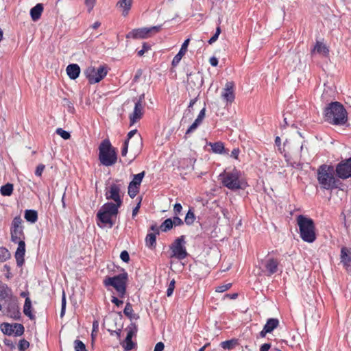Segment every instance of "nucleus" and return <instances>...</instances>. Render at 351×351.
<instances>
[{
    "label": "nucleus",
    "mask_w": 351,
    "mask_h": 351,
    "mask_svg": "<svg viewBox=\"0 0 351 351\" xmlns=\"http://www.w3.org/2000/svg\"><path fill=\"white\" fill-rule=\"evenodd\" d=\"M325 120L333 125H342L347 121V112L339 102L331 103L325 110Z\"/></svg>",
    "instance_id": "1"
},
{
    "label": "nucleus",
    "mask_w": 351,
    "mask_h": 351,
    "mask_svg": "<svg viewBox=\"0 0 351 351\" xmlns=\"http://www.w3.org/2000/svg\"><path fill=\"white\" fill-rule=\"evenodd\" d=\"M219 177L223 184L232 191L243 189L247 186L241 171L235 169L231 171H224L219 175Z\"/></svg>",
    "instance_id": "2"
},
{
    "label": "nucleus",
    "mask_w": 351,
    "mask_h": 351,
    "mask_svg": "<svg viewBox=\"0 0 351 351\" xmlns=\"http://www.w3.org/2000/svg\"><path fill=\"white\" fill-rule=\"evenodd\" d=\"M118 209L119 208L112 205V202L104 204L97 214V225L102 228H111L114 225L112 217L117 216Z\"/></svg>",
    "instance_id": "3"
},
{
    "label": "nucleus",
    "mask_w": 351,
    "mask_h": 351,
    "mask_svg": "<svg viewBox=\"0 0 351 351\" xmlns=\"http://www.w3.org/2000/svg\"><path fill=\"white\" fill-rule=\"evenodd\" d=\"M300 234L302 239L307 243H313L316 239L315 227L313 219L304 215L297 217Z\"/></svg>",
    "instance_id": "4"
},
{
    "label": "nucleus",
    "mask_w": 351,
    "mask_h": 351,
    "mask_svg": "<svg viewBox=\"0 0 351 351\" xmlns=\"http://www.w3.org/2000/svg\"><path fill=\"white\" fill-rule=\"evenodd\" d=\"M99 159L101 163L106 167L112 166L117 162L116 150L108 139L104 140L99 145Z\"/></svg>",
    "instance_id": "5"
},
{
    "label": "nucleus",
    "mask_w": 351,
    "mask_h": 351,
    "mask_svg": "<svg viewBox=\"0 0 351 351\" xmlns=\"http://www.w3.org/2000/svg\"><path fill=\"white\" fill-rule=\"evenodd\" d=\"M317 180L324 189H332L336 187L333 167L326 165L320 166L317 170Z\"/></svg>",
    "instance_id": "6"
},
{
    "label": "nucleus",
    "mask_w": 351,
    "mask_h": 351,
    "mask_svg": "<svg viewBox=\"0 0 351 351\" xmlns=\"http://www.w3.org/2000/svg\"><path fill=\"white\" fill-rule=\"evenodd\" d=\"M128 280V274L121 273L113 277H107L104 280V285L112 287L117 292L119 297L123 298L126 292V283Z\"/></svg>",
    "instance_id": "7"
},
{
    "label": "nucleus",
    "mask_w": 351,
    "mask_h": 351,
    "mask_svg": "<svg viewBox=\"0 0 351 351\" xmlns=\"http://www.w3.org/2000/svg\"><path fill=\"white\" fill-rule=\"evenodd\" d=\"M108 73L105 66H100L97 69L94 66H88L84 71V75L90 84L99 82Z\"/></svg>",
    "instance_id": "8"
},
{
    "label": "nucleus",
    "mask_w": 351,
    "mask_h": 351,
    "mask_svg": "<svg viewBox=\"0 0 351 351\" xmlns=\"http://www.w3.org/2000/svg\"><path fill=\"white\" fill-rule=\"evenodd\" d=\"M172 254L171 257H175L177 259H184L188 253L185 247L184 236H181L177 238L170 246Z\"/></svg>",
    "instance_id": "9"
},
{
    "label": "nucleus",
    "mask_w": 351,
    "mask_h": 351,
    "mask_svg": "<svg viewBox=\"0 0 351 351\" xmlns=\"http://www.w3.org/2000/svg\"><path fill=\"white\" fill-rule=\"evenodd\" d=\"M121 184H112L106 189L105 196L108 200H112L116 208H119L122 204L121 198Z\"/></svg>",
    "instance_id": "10"
},
{
    "label": "nucleus",
    "mask_w": 351,
    "mask_h": 351,
    "mask_svg": "<svg viewBox=\"0 0 351 351\" xmlns=\"http://www.w3.org/2000/svg\"><path fill=\"white\" fill-rule=\"evenodd\" d=\"M161 29V25L153 26L151 27H143L134 29L130 32L126 37L128 38H147L153 34L158 32Z\"/></svg>",
    "instance_id": "11"
},
{
    "label": "nucleus",
    "mask_w": 351,
    "mask_h": 351,
    "mask_svg": "<svg viewBox=\"0 0 351 351\" xmlns=\"http://www.w3.org/2000/svg\"><path fill=\"white\" fill-rule=\"evenodd\" d=\"M1 332L6 335L21 336L24 332V326L18 323H2L0 325Z\"/></svg>",
    "instance_id": "12"
},
{
    "label": "nucleus",
    "mask_w": 351,
    "mask_h": 351,
    "mask_svg": "<svg viewBox=\"0 0 351 351\" xmlns=\"http://www.w3.org/2000/svg\"><path fill=\"white\" fill-rule=\"evenodd\" d=\"M336 173L342 179L351 177V158L343 163H339L336 167Z\"/></svg>",
    "instance_id": "13"
},
{
    "label": "nucleus",
    "mask_w": 351,
    "mask_h": 351,
    "mask_svg": "<svg viewBox=\"0 0 351 351\" xmlns=\"http://www.w3.org/2000/svg\"><path fill=\"white\" fill-rule=\"evenodd\" d=\"M3 305L6 306L8 315L14 319L20 317V311L14 298H10L7 302H4Z\"/></svg>",
    "instance_id": "14"
},
{
    "label": "nucleus",
    "mask_w": 351,
    "mask_h": 351,
    "mask_svg": "<svg viewBox=\"0 0 351 351\" xmlns=\"http://www.w3.org/2000/svg\"><path fill=\"white\" fill-rule=\"evenodd\" d=\"M234 84L233 82H228L221 93L222 99L227 103H232L234 99Z\"/></svg>",
    "instance_id": "15"
},
{
    "label": "nucleus",
    "mask_w": 351,
    "mask_h": 351,
    "mask_svg": "<svg viewBox=\"0 0 351 351\" xmlns=\"http://www.w3.org/2000/svg\"><path fill=\"white\" fill-rule=\"evenodd\" d=\"M143 114V104L140 102H135L133 112L130 115V125H134L140 120Z\"/></svg>",
    "instance_id": "16"
},
{
    "label": "nucleus",
    "mask_w": 351,
    "mask_h": 351,
    "mask_svg": "<svg viewBox=\"0 0 351 351\" xmlns=\"http://www.w3.org/2000/svg\"><path fill=\"white\" fill-rule=\"evenodd\" d=\"M18 247L15 252V258L16 264L19 267H21L24 263V256L25 253V243L24 241H20L17 242Z\"/></svg>",
    "instance_id": "17"
},
{
    "label": "nucleus",
    "mask_w": 351,
    "mask_h": 351,
    "mask_svg": "<svg viewBox=\"0 0 351 351\" xmlns=\"http://www.w3.org/2000/svg\"><path fill=\"white\" fill-rule=\"evenodd\" d=\"M190 39L187 38L184 40L183 44L182 45L181 49H180L179 52L176 55V56L173 58L172 60V65L176 66L178 64L182 57L184 56L187 51V47L189 44Z\"/></svg>",
    "instance_id": "18"
},
{
    "label": "nucleus",
    "mask_w": 351,
    "mask_h": 351,
    "mask_svg": "<svg viewBox=\"0 0 351 351\" xmlns=\"http://www.w3.org/2000/svg\"><path fill=\"white\" fill-rule=\"evenodd\" d=\"M66 71L71 80H75L80 73V68L77 64H71L67 66Z\"/></svg>",
    "instance_id": "19"
},
{
    "label": "nucleus",
    "mask_w": 351,
    "mask_h": 351,
    "mask_svg": "<svg viewBox=\"0 0 351 351\" xmlns=\"http://www.w3.org/2000/svg\"><path fill=\"white\" fill-rule=\"evenodd\" d=\"M11 241L15 243L20 241H24L23 228H11Z\"/></svg>",
    "instance_id": "20"
},
{
    "label": "nucleus",
    "mask_w": 351,
    "mask_h": 351,
    "mask_svg": "<svg viewBox=\"0 0 351 351\" xmlns=\"http://www.w3.org/2000/svg\"><path fill=\"white\" fill-rule=\"evenodd\" d=\"M341 262L347 267H351V249L343 247L341 250Z\"/></svg>",
    "instance_id": "21"
},
{
    "label": "nucleus",
    "mask_w": 351,
    "mask_h": 351,
    "mask_svg": "<svg viewBox=\"0 0 351 351\" xmlns=\"http://www.w3.org/2000/svg\"><path fill=\"white\" fill-rule=\"evenodd\" d=\"M136 133V130H133L129 132L128 134V138L125 141H128V143H130L131 147H132L133 144L135 143L138 145V148H141L142 146V138L140 135H137L133 140H131Z\"/></svg>",
    "instance_id": "22"
},
{
    "label": "nucleus",
    "mask_w": 351,
    "mask_h": 351,
    "mask_svg": "<svg viewBox=\"0 0 351 351\" xmlns=\"http://www.w3.org/2000/svg\"><path fill=\"white\" fill-rule=\"evenodd\" d=\"M132 1L133 0H119L117 2V6L123 9V16H125L128 14L129 10L132 6Z\"/></svg>",
    "instance_id": "23"
},
{
    "label": "nucleus",
    "mask_w": 351,
    "mask_h": 351,
    "mask_svg": "<svg viewBox=\"0 0 351 351\" xmlns=\"http://www.w3.org/2000/svg\"><path fill=\"white\" fill-rule=\"evenodd\" d=\"M12 298L11 289L5 285L0 286V301L7 302Z\"/></svg>",
    "instance_id": "24"
},
{
    "label": "nucleus",
    "mask_w": 351,
    "mask_h": 351,
    "mask_svg": "<svg viewBox=\"0 0 351 351\" xmlns=\"http://www.w3.org/2000/svg\"><path fill=\"white\" fill-rule=\"evenodd\" d=\"M43 11V6L41 3L36 4L30 10V15L34 21L38 20Z\"/></svg>",
    "instance_id": "25"
},
{
    "label": "nucleus",
    "mask_w": 351,
    "mask_h": 351,
    "mask_svg": "<svg viewBox=\"0 0 351 351\" xmlns=\"http://www.w3.org/2000/svg\"><path fill=\"white\" fill-rule=\"evenodd\" d=\"M23 313L30 319H34L35 315L32 312V301L29 297H27L23 306Z\"/></svg>",
    "instance_id": "26"
},
{
    "label": "nucleus",
    "mask_w": 351,
    "mask_h": 351,
    "mask_svg": "<svg viewBox=\"0 0 351 351\" xmlns=\"http://www.w3.org/2000/svg\"><path fill=\"white\" fill-rule=\"evenodd\" d=\"M278 263L274 258H269L267 261L265 267L269 274H274L277 271Z\"/></svg>",
    "instance_id": "27"
},
{
    "label": "nucleus",
    "mask_w": 351,
    "mask_h": 351,
    "mask_svg": "<svg viewBox=\"0 0 351 351\" xmlns=\"http://www.w3.org/2000/svg\"><path fill=\"white\" fill-rule=\"evenodd\" d=\"M238 345V340L237 339H232L230 340L224 341L220 343V346L223 350H231Z\"/></svg>",
    "instance_id": "28"
},
{
    "label": "nucleus",
    "mask_w": 351,
    "mask_h": 351,
    "mask_svg": "<svg viewBox=\"0 0 351 351\" xmlns=\"http://www.w3.org/2000/svg\"><path fill=\"white\" fill-rule=\"evenodd\" d=\"M24 217L27 221L32 223H35L38 220V213L34 210H26Z\"/></svg>",
    "instance_id": "29"
},
{
    "label": "nucleus",
    "mask_w": 351,
    "mask_h": 351,
    "mask_svg": "<svg viewBox=\"0 0 351 351\" xmlns=\"http://www.w3.org/2000/svg\"><path fill=\"white\" fill-rule=\"evenodd\" d=\"M278 324L279 322L277 319L270 318L267 320L264 328H265V331L267 330L269 332H271L278 327Z\"/></svg>",
    "instance_id": "30"
},
{
    "label": "nucleus",
    "mask_w": 351,
    "mask_h": 351,
    "mask_svg": "<svg viewBox=\"0 0 351 351\" xmlns=\"http://www.w3.org/2000/svg\"><path fill=\"white\" fill-rule=\"evenodd\" d=\"M189 82H193L195 86L200 87L202 85L203 80L199 73L190 74L188 77Z\"/></svg>",
    "instance_id": "31"
},
{
    "label": "nucleus",
    "mask_w": 351,
    "mask_h": 351,
    "mask_svg": "<svg viewBox=\"0 0 351 351\" xmlns=\"http://www.w3.org/2000/svg\"><path fill=\"white\" fill-rule=\"evenodd\" d=\"M210 145L211 149L214 153L220 154H221L223 153H226V154L228 153V152L226 151V149L224 148L223 143L221 142L210 143Z\"/></svg>",
    "instance_id": "32"
},
{
    "label": "nucleus",
    "mask_w": 351,
    "mask_h": 351,
    "mask_svg": "<svg viewBox=\"0 0 351 351\" xmlns=\"http://www.w3.org/2000/svg\"><path fill=\"white\" fill-rule=\"evenodd\" d=\"M313 52H317L320 54L326 56L328 53V49L326 46L320 42H317L314 49L313 50Z\"/></svg>",
    "instance_id": "33"
},
{
    "label": "nucleus",
    "mask_w": 351,
    "mask_h": 351,
    "mask_svg": "<svg viewBox=\"0 0 351 351\" xmlns=\"http://www.w3.org/2000/svg\"><path fill=\"white\" fill-rule=\"evenodd\" d=\"M0 191L2 195L10 196L13 191V185L8 183L1 187Z\"/></svg>",
    "instance_id": "34"
},
{
    "label": "nucleus",
    "mask_w": 351,
    "mask_h": 351,
    "mask_svg": "<svg viewBox=\"0 0 351 351\" xmlns=\"http://www.w3.org/2000/svg\"><path fill=\"white\" fill-rule=\"evenodd\" d=\"M173 227L171 218L165 219L160 225V230L162 232H167Z\"/></svg>",
    "instance_id": "35"
},
{
    "label": "nucleus",
    "mask_w": 351,
    "mask_h": 351,
    "mask_svg": "<svg viewBox=\"0 0 351 351\" xmlns=\"http://www.w3.org/2000/svg\"><path fill=\"white\" fill-rule=\"evenodd\" d=\"M156 234L154 233H149L147 234L145 241L146 245L149 247H152L156 245Z\"/></svg>",
    "instance_id": "36"
},
{
    "label": "nucleus",
    "mask_w": 351,
    "mask_h": 351,
    "mask_svg": "<svg viewBox=\"0 0 351 351\" xmlns=\"http://www.w3.org/2000/svg\"><path fill=\"white\" fill-rule=\"evenodd\" d=\"M195 215L191 209H189L186 215L184 222L187 225H191L195 221Z\"/></svg>",
    "instance_id": "37"
},
{
    "label": "nucleus",
    "mask_w": 351,
    "mask_h": 351,
    "mask_svg": "<svg viewBox=\"0 0 351 351\" xmlns=\"http://www.w3.org/2000/svg\"><path fill=\"white\" fill-rule=\"evenodd\" d=\"M144 171L135 175L132 181L130 184L139 186L144 177Z\"/></svg>",
    "instance_id": "38"
},
{
    "label": "nucleus",
    "mask_w": 351,
    "mask_h": 351,
    "mask_svg": "<svg viewBox=\"0 0 351 351\" xmlns=\"http://www.w3.org/2000/svg\"><path fill=\"white\" fill-rule=\"evenodd\" d=\"M23 220L21 218L20 216L15 217L12 222V226L11 228H23Z\"/></svg>",
    "instance_id": "39"
},
{
    "label": "nucleus",
    "mask_w": 351,
    "mask_h": 351,
    "mask_svg": "<svg viewBox=\"0 0 351 351\" xmlns=\"http://www.w3.org/2000/svg\"><path fill=\"white\" fill-rule=\"evenodd\" d=\"M138 186L133 185L132 184H129L128 186V195L134 198L138 192Z\"/></svg>",
    "instance_id": "40"
},
{
    "label": "nucleus",
    "mask_w": 351,
    "mask_h": 351,
    "mask_svg": "<svg viewBox=\"0 0 351 351\" xmlns=\"http://www.w3.org/2000/svg\"><path fill=\"white\" fill-rule=\"evenodd\" d=\"M9 257V251L5 247H0V261H5Z\"/></svg>",
    "instance_id": "41"
},
{
    "label": "nucleus",
    "mask_w": 351,
    "mask_h": 351,
    "mask_svg": "<svg viewBox=\"0 0 351 351\" xmlns=\"http://www.w3.org/2000/svg\"><path fill=\"white\" fill-rule=\"evenodd\" d=\"M74 348L75 351H87L85 344L80 340L74 341Z\"/></svg>",
    "instance_id": "42"
},
{
    "label": "nucleus",
    "mask_w": 351,
    "mask_h": 351,
    "mask_svg": "<svg viewBox=\"0 0 351 351\" xmlns=\"http://www.w3.org/2000/svg\"><path fill=\"white\" fill-rule=\"evenodd\" d=\"M56 134L60 135L63 139L67 140L71 137V134L67 131L64 130L62 128H58L56 131Z\"/></svg>",
    "instance_id": "43"
},
{
    "label": "nucleus",
    "mask_w": 351,
    "mask_h": 351,
    "mask_svg": "<svg viewBox=\"0 0 351 351\" xmlns=\"http://www.w3.org/2000/svg\"><path fill=\"white\" fill-rule=\"evenodd\" d=\"M29 346V343L25 339H21L19 341L18 348L20 351H25Z\"/></svg>",
    "instance_id": "44"
},
{
    "label": "nucleus",
    "mask_w": 351,
    "mask_h": 351,
    "mask_svg": "<svg viewBox=\"0 0 351 351\" xmlns=\"http://www.w3.org/2000/svg\"><path fill=\"white\" fill-rule=\"evenodd\" d=\"M84 3L87 8L88 12H90L96 3V0H84Z\"/></svg>",
    "instance_id": "45"
},
{
    "label": "nucleus",
    "mask_w": 351,
    "mask_h": 351,
    "mask_svg": "<svg viewBox=\"0 0 351 351\" xmlns=\"http://www.w3.org/2000/svg\"><path fill=\"white\" fill-rule=\"evenodd\" d=\"M285 157L286 158V162H287L288 165L291 166L293 168L295 169H301L302 168V164L300 162H291V160L287 158L286 155H285Z\"/></svg>",
    "instance_id": "46"
},
{
    "label": "nucleus",
    "mask_w": 351,
    "mask_h": 351,
    "mask_svg": "<svg viewBox=\"0 0 351 351\" xmlns=\"http://www.w3.org/2000/svg\"><path fill=\"white\" fill-rule=\"evenodd\" d=\"M66 295L65 293L63 291H62V307H61V312H60V317H63L65 313V309H66Z\"/></svg>",
    "instance_id": "47"
},
{
    "label": "nucleus",
    "mask_w": 351,
    "mask_h": 351,
    "mask_svg": "<svg viewBox=\"0 0 351 351\" xmlns=\"http://www.w3.org/2000/svg\"><path fill=\"white\" fill-rule=\"evenodd\" d=\"M175 283H176V282H175V280H174V279H173V280L170 282V283H169V287H168V289H167V295L168 297H170V296H171V295H172V294H173V290H174V289H175Z\"/></svg>",
    "instance_id": "48"
},
{
    "label": "nucleus",
    "mask_w": 351,
    "mask_h": 351,
    "mask_svg": "<svg viewBox=\"0 0 351 351\" xmlns=\"http://www.w3.org/2000/svg\"><path fill=\"white\" fill-rule=\"evenodd\" d=\"M123 312H124L125 315H127L128 317H132V315L133 313V309H132V306L130 303L126 304Z\"/></svg>",
    "instance_id": "49"
},
{
    "label": "nucleus",
    "mask_w": 351,
    "mask_h": 351,
    "mask_svg": "<svg viewBox=\"0 0 351 351\" xmlns=\"http://www.w3.org/2000/svg\"><path fill=\"white\" fill-rule=\"evenodd\" d=\"M220 33H221V29L219 27H217L216 29L215 34L210 38V40H208V43L210 45L214 43L218 39V37H219Z\"/></svg>",
    "instance_id": "50"
},
{
    "label": "nucleus",
    "mask_w": 351,
    "mask_h": 351,
    "mask_svg": "<svg viewBox=\"0 0 351 351\" xmlns=\"http://www.w3.org/2000/svg\"><path fill=\"white\" fill-rule=\"evenodd\" d=\"M123 348L126 350H131L134 348V343L132 341V339H125L123 345Z\"/></svg>",
    "instance_id": "51"
},
{
    "label": "nucleus",
    "mask_w": 351,
    "mask_h": 351,
    "mask_svg": "<svg viewBox=\"0 0 351 351\" xmlns=\"http://www.w3.org/2000/svg\"><path fill=\"white\" fill-rule=\"evenodd\" d=\"M231 285H232L231 283H228V284H226L223 285L219 286L216 288V291L219 292V293L224 292V291H227L228 289H229L230 288Z\"/></svg>",
    "instance_id": "52"
},
{
    "label": "nucleus",
    "mask_w": 351,
    "mask_h": 351,
    "mask_svg": "<svg viewBox=\"0 0 351 351\" xmlns=\"http://www.w3.org/2000/svg\"><path fill=\"white\" fill-rule=\"evenodd\" d=\"M171 221L173 226H182L184 223L183 221L177 215L174 216Z\"/></svg>",
    "instance_id": "53"
},
{
    "label": "nucleus",
    "mask_w": 351,
    "mask_h": 351,
    "mask_svg": "<svg viewBox=\"0 0 351 351\" xmlns=\"http://www.w3.org/2000/svg\"><path fill=\"white\" fill-rule=\"evenodd\" d=\"M63 105L68 108L69 112H72L74 110L73 103L66 98L63 99Z\"/></svg>",
    "instance_id": "54"
},
{
    "label": "nucleus",
    "mask_w": 351,
    "mask_h": 351,
    "mask_svg": "<svg viewBox=\"0 0 351 351\" xmlns=\"http://www.w3.org/2000/svg\"><path fill=\"white\" fill-rule=\"evenodd\" d=\"M120 258L123 262L125 263H128V261H130V256L126 250H123L121 252L120 254Z\"/></svg>",
    "instance_id": "55"
},
{
    "label": "nucleus",
    "mask_w": 351,
    "mask_h": 351,
    "mask_svg": "<svg viewBox=\"0 0 351 351\" xmlns=\"http://www.w3.org/2000/svg\"><path fill=\"white\" fill-rule=\"evenodd\" d=\"M45 168V166L44 165H43V164L38 165L37 166L36 171H35L36 176H41Z\"/></svg>",
    "instance_id": "56"
},
{
    "label": "nucleus",
    "mask_w": 351,
    "mask_h": 351,
    "mask_svg": "<svg viewBox=\"0 0 351 351\" xmlns=\"http://www.w3.org/2000/svg\"><path fill=\"white\" fill-rule=\"evenodd\" d=\"M182 210V206L180 203H176L173 206V212L175 215H179Z\"/></svg>",
    "instance_id": "57"
},
{
    "label": "nucleus",
    "mask_w": 351,
    "mask_h": 351,
    "mask_svg": "<svg viewBox=\"0 0 351 351\" xmlns=\"http://www.w3.org/2000/svg\"><path fill=\"white\" fill-rule=\"evenodd\" d=\"M111 302L117 306H120L123 304V302L122 300H119L117 297L112 296Z\"/></svg>",
    "instance_id": "58"
},
{
    "label": "nucleus",
    "mask_w": 351,
    "mask_h": 351,
    "mask_svg": "<svg viewBox=\"0 0 351 351\" xmlns=\"http://www.w3.org/2000/svg\"><path fill=\"white\" fill-rule=\"evenodd\" d=\"M129 143H128V141H125L123 147L121 150V155L123 156H125L127 154Z\"/></svg>",
    "instance_id": "59"
},
{
    "label": "nucleus",
    "mask_w": 351,
    "mask_h": 351,
    "mask_svg": "<svg viewBox=\"0 0 351 351\" xmlns=\"http://www.w3.org/2000/svg\"><path fill=\"white\" fill-rule=\"evenodd\" d=\"M165 345L162 342H158L156 343L154 351H162L164 350Z\"/></svg>",
    "instance_id": "60"
},
{
    "label": "nucleus",
    "mask_w": 351,
    "mask_h": 351,
    "mask_svg": "<svg viewBox=\"0 0 351 351\" xmlns=\"http://www.w3.org/2000/svg\"><path fill=\"white\" fill-rule=\"evenodd\" d=\"M239 154V149L238 148H234L231 152V157L237 159Z\"/></svg>",
    "instance_id": "61"
},
{
    "label": "nucleus",
    "mask_w": 351,
    "mask_h": 351,
    "mask_svg": "<svg viewBox=\"0 0 351 351\" xmlns=\"http://www.w3.org/2000/svg\"><path fill=\"white\" fill-rule=\"evenodd\" d=\"M209 62L213 66H217L218 64V60L216 57L213 56L210 58Z\"/></svg>",
    "instance_id": "62"
},
{
    "label": "nucleus",
    "mask_w": 351,
    "mask_h": 351,
    "mask_svg": "<svg viewBox=\"0 0 351 351\" xmlns=\"http://www.w3.org/2000/svg\"><path fill=\"white\" fill-rule=\"evenodd\" d=\"M205 112H206V109H205V108H204L203 109L201 110V111L199 112L197 118L198 119L202 121L204 119V118L205 117Z\"/></svg>",
    "instance_id": "63"
},
{
    "label": "nucleus",
    "mask_w": 351,
    "mask_h": 351,
    "mask_svg": "<svg viewBox=\"0 0 351 351\" xmlns=\"http://www.w3.org/2000/svg\"><path fill=\"white\" fill-rule=\"evenodd\" d=\"M271 348V345L269 343H264L261 346L259 351H268Z\"/></svg>",
    "instance_id": "64"
}]
</instances>
